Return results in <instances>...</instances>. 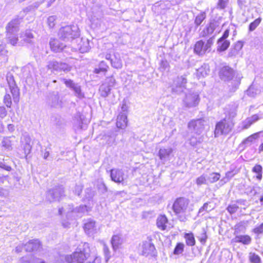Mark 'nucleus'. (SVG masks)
I'll use <instances>...</instances> for the list:
<instances>
[{
  "label": "nucleus",
  "mask_w": 263,
  "mask_h": 263,
  "mask_svg": "<svg viewBox=\"0 0 263 263\" xmlns=\"http://www.w3.org/2000/svg\"><path fill=\"white\" fill-rule=\"evenodd\" d=\"M61 80L66 85L67 87L72 89L74 92V95L79 99H82L84 97V94L82 92L81 87L78 84L74 83L71 80H67L61 79Z\"/></svg>",
  "instance_id": "obj_13"
},
{
  "label": "nucleus",
  "mask_w": 263,
  "mask_h": 263,
  "mask_svg": "<svg viewBox=\"0 0 263 263\" xmlns=\"http://www.w3.org/2000/svg\"><path fill=\"white\" fill-rule=\"evenodd\" d=\"M56 17L55 16H49L48 18V24L50 28H52L55 25V21Z\"/></svg>",
  "instance_id": "obj_58"
},
{
  "label": "nucleus",
  "mask_w": 263,
  "mask_h": 263,
  "mask_svg": "<svg viewBox=\"0 0 263 263\" xmlns=\"http://www.w3.org/2000/svg\"><path fill=\"white\" fill-rule=\"evenodd\" d=\"M252 232L255 234L259 235L263 233V223L256 227L252 230Z\"/></svg>",
  "instance_id": "obj_55"
},
{
  "label": "nucleus",
  "mask_w": 263,
  "mask_h": 263,
  "mask_svg": "<svg viewBox=\"0 0 263 263\" xmlns=\"http://www.w3.org/2000/svg\"><path fill=\"white\" fill-rule=\"evenodd\" d=\"M111 87L107 85L106 84H102L100 87V91L101 96L103 97H107L110 93Z\"/></svg>",
  "instance_id": "obj_38"
},
{
  "label": "nucleus",
  "mask_w": 263,
  "mask_h": 263,
  "mask_svg": "<svg viewBox=\"0 0 263 263\" xmlns=\"http://www.w3.org/2000/svg\"><path fill=\"white\" fill-rule=\"evenodd\" d=\"M252 172L255 174L254 177L258 180L261 181L262 178V167L261 165L256 164L252 169Z\"/></svg>",
  "instance_id": "obj_31"
},
{
  "label": "nucleus",
  "mask_w": 263,
  "mask_h": 263,
  "mask_svg": "<svg viewBox=\"0 0 263 263\" xmlns=\"http://www.w3.org/2000/svg\"><path fill=\"white\" fill-rule=\"evenodd\" d=\"M155 250V246L153 244L146 242L142 245V254L143 255L147 256L153 254Z\"/></svg>",
  "instance_id": "obj_27"
},
{
  "label": "nucleus",
  "mask_w": 263,
  "mask_h": 263,
  "mask_svg": "<svg viewBox=\"0 0 263 263\" xmlns=\"http://www.w3.org/2000/svg\"><path fill=\"white\" fill-rule=\"evenodd\" d=\"M233 70L229 66H224L220 71V77L224 80H229L232 79Z\"/></svg>",
  "instance_id": "obj_21"
},
{
  "label": "nucleus",
  "mask_w": 263,
  "mask_h": 263,
  "mask_svg": "<svg viewBox=\"0 0 263 263\" xmlns=\"http://www.w3.org/2000/svg\"><path fill=\"white\" fill-rule=\"evenodd\" d=\"M187 82L185 76L178 77L174 81L172 91L177 93L183 91V89Z\"/></svg>",
  "instance_id": "obj_15"
},
{
  "label": "nucleus",
  "mask_w": 263,
  "mask_h": 263,
  "mask_svg": "<svg viewBox=\"0 0 263 263\" xmlns=\"http://www.w3.org/2000/svg\"><path fill=\"white\" fill-rule=\"evenodd\" d=\"M47 66L49 69H52L58 71L68 72L71 69V67L67 64L55 61L49 62Z\"/></svg>",
  "instance_id": "obj_14"
},
{
  "label": "nucleus",
  "mask_w": 263,
  "mask_h": 263,
  "mask_svg": "<svg viewBox=\"0 0 263 263\" xmlns=\"http://www.w3.org/2000/svg\"><path fill=\"white\" fill-rule=\"evenodd\" d=\"M168 220L165 215H160L157 219V226L161 230L166 229Z\"/></svg>",
  "instance_id": "obj_28"
},
{
  "label": "nucleus",
  "mask_w": 263,
  "mask_h": 263,
  "mask_svg": "<svg viewBox=\"0 0 263 263\" xmlns=\"http://www.w3.org/2000/svg\"><path fill=\"white\" fill-rule=\"evenodd\" d=\"M73 121H74V124L76 125V126H78V128L82 127V115H81L80 114V113L77 114L76 115V116L74 117Z\"/></svg>",
  "instance_id": "obj_51"
},
{
  "label": "nucleus",
  "mask_w": 263,
  "mask_h": 263,
  "mask_svg": "<svg viewBox=\"0 0 263 263\" xmlns=\"http://www.w3.org/2000/svg\"><path fill=\"white\" fill-rule=\"evenodd\" d=\"M206 239L207 236L206 232L203 231V233L201 234L200 236L199 237V239L201 243L204 244L206 242Z\"/></svg>",
  "instance_id": "obj_59"
},
{
  "label": "nucleus",
  "mask_w": 263,
  "mask_h": 263,
  "mask_svg": "<svg viewBox=\"0 0 263 263\" xmlns=\"http://www.w3.org/2000/svg\"><path fill=\"white\" fill-rule=\"evenodd\" d=\"M87 263H101V257L99 256H95L92 260L88 261Z\"/></svg>",
  "instance_id": "obj_64"
},
{
  "label": "nucleus",
  "mask_w": 263,
  "mask_h": 263,
  "mask_svg": "<svg viewBox=\"0 0 263 263\" xmlns=\"http://www.w3.org/2000/svg\"><path fill=\"white\" fill-rule=\"evenodd\" d=\"M199 101V94L197 92H190L186 95L183 102L186 107L190 108L196 106Z\"/></svg>",
  "instance_id": "obj_11"
},
{
  "label": "nucleus",
  "mask_w": 263,
  "mask_h": 263,
  "mask_svg": "<svg viewBox=\"0 0 263 263\" xmlns=\"http://www.w3.org/2000/svg\"><path fill=\"white\" fill-rule=\"evenodd\" d=\"M109 67L107 64L103 61L100 62L98 67L94 69V72L97 74L101 73H105L107 71Z\"/></svg>",
  "instance_id": "obj_33"
},
{
  "label": "nucleus",
  "mask_w": 263,
  "mask_h": 263,
  "mask_svg": "<svg viewBox=\"0 0 263 263\" xmlns=\"http://www.w3.org/2000/svg\"><path fill=\"white\" fill-rule=\"evenodd\" d=\"M124 173L121 170L112 169L110 170L111 180L116 183H122L124 181Z\"/></svg>",
  "instance_id": "obj_18"
},
{
  "label": "nucleus",
  "mask_w": 263,
  "mask_h": 263,
  "mask_svg": "<svg viewBox=\"0 0 263 263\" xmlns=\"http://www.w3.org/2000/svg\"><path fill=\"white\" fill-rule=\"evenodd\" d=\"M116 80L113 77H108L106 80L107 85L109 86L110 87L115 85Z\"/></svg>",
  "instance_id": "obj_57"
},
{
  "label": "nucleus",
  "mask_w": 263,
  "mask_h": 263,
  "mask_svg": "<svg viewBox=\"0 0 263 263\" xmlns=\"http://www.w3.org/2000/svg\"><path fill=\"white\" fill-rule=\"evenodd\" d=\"M206 18V13L204 12H201L198 14L195 17L194 23L196 26H199Z\"/></svg>",
  "instance_id": "obj_43"
},
{
  "label": "nucleus",
  "mask_w": 263,
  "mask_h": 263,
  "mask_svg": "<svg viewBox=\"0 0 263 263\" xmlns=\"http://www.w3.org/2000/svg\"><path fill=\"white\" fill-rule=\"evenodd\" d=\"M210 72L209 66L208 64H204L196 70V75L199 78L206 76Z\"/></svg>",
  "instance_id": "obj_30"
},
{
  "label": "nucleus",
  "mask_w": 263,
  "mask_h": 263,
  "mask_svg": "<svg viewBox=\"0 0 263 263\" xmlns=\"http://www.w3.org/2000/svg\"><path fill=\"white\" fill-rule=\"evenodd\" d=\"M7 115V111L4 106H0V118H4Z\"/></svg>",
  "instance_id": "obj_60"
},
{
  "label": "nucleus",
  "mask_w": 263,
  "mask_h": 263,
  "mask_svg": "<svg viewBox=\"0 0 263 263\" xmlns=\"http://www.w3.org/2000/svg\"><path fill=\"white\" fill-rule=\"evenodd\" d=\"M263 118V112H259L247 118L242 123L243 129L248 128L252 124Z\"/></svg>",
  "instance_id": "obj_17"
},
{
  "label": "nucleus",
  "mask_w": 263,
  "mask_h": 263,
  "mask_svg": "<svg viewBox=\"0 0 263 263\" xmlns=\"http://www.w3.org/2000/svg\"><path fill=\"white\" fill-rule=\"evenodd\" d=\"M89 210V208L86 205H81L79 207H76L75 209L71 210L70 211L67 212L66 218L68 221L66 222L64 220L62 221V226L64 228H68L70 224V221L73 220L76 217H81L82 215L86 213H87Z\"/></svg>",
  "instance_id": "obj_4"
},
{
  "label": "nucleus",
  "mask_w": 263,
  "mask_h": 263,
  "mask_svg": "<svg viewBox=\"0 0 263 263\" xmlns=\"http://www.w3.org/2000/svg\"><path fill=\"white\" fill-rule=\"evenodd\" d=\"M103 253L104 255L105 260L106 262L108 261L109 259L111 257V252L108 247V246L105 244L103 243Z\"/></svg>",
  "instance_id": "obj_48"
},
{
  "label": "nucleus",
  "mask_w": 263,
  "mask_h": 263,
  "mask_svg": "<svg viewBox=\"0 0 263 263\" xmlns=\"http://www.w3.org/2000/svg\"><path fill=\"white\" fill-rule=\"evenodd\" d=\"M218 26V24L216 21H212L208 24L206 27L200 32V35L202 37H205L208 35L211 34L216 30Z\"/></svg>",
  "instance_id": "obj_20"
},
{
  "label": "nucleus",
  "mask_w": 263,
  "mask_h": 263,
  "mask_svg": "<svg viewBox=\"0 0 263 263\" xmlns=\"http://www.w3.org/2000/svg\"><path fill=\"white\" fill-rule=\"evenodd\" d=\"M110 64L112 67L116 69H121L122 67V62L119 54H114L113 59H110Z\"/></svg>",
  "instance_id": "obj_32"
},
{
  "label": "nucleus",
  "mask_w": 263,
  "mask_h": 263,
  "mask_svg": "<svg viewBox=\"0 0 263 263\" xmlns=\"http://www.w3.org/2000/svg\"><path fill=\"white\" fill-rule=\"evenodd\" d=\"M83 186L81 184L76 185L74 188V193L77 195L79 196L82 191Z\"/></svg>",
  "instance_id": "obj_62"
},
{
  "label": "nucleus",
  "mask_w": 263,
  "mask_h": 263,
  "mask_svg": "<svg viewBox=\"0 0 263 263\" xmlns=\"http://www.w3.org/2000/svg\"><path fill=\"white\" fill-rule=\"evenodd\" d=\"M2 146L7 151H10L12 149V141L10 137H4L1 142Z\"/></svg>",
  "instance_id": "obj_37"
},
{
  "label": "nucleus",
  "mask_w": 263,
  "mask_h": 263,
  "mask_svg": "<svg viewBox=\"0 0 263 263\" xmlns=\"http://www.w3.org/2000/svg\"><path fill=\"white\" fill-rule=\"evenodd\" d=\"M173 210L175 214L179 216L183 221L185 219L184 216L190 211L189 199L184 197L177 198L173 203Z\"/></svg>",
  "instance_id": "obj_2"
},
{
  "label": "nucleus",
  "mask_w": 263,
  "mask_h": 263,
  "mask_svg": "<svg viewBox=\"0 0 263 263\" xmlns=\"http://www.w3.org/2000/svg\"><path fill=\"white\" fill-rule=\"evenodd\" d=\"M238 209V206L236 204H230L227 208V210L230 214L235 213Z\"/></svg>",
  "instance_id": "obj_56"
},
{
  "label": "nucleus",
  "mask_w": 263,
  "mask_h": 263,
  "mask_svg": "<svg viewBox=\"0 0 263 263\" xmlns=\"http://www.w3.org/2000/svg\"><path fill=\"white\" fill-rule=\"evenodd\" d=\"M261 21V18L259 17L252 22L249 25V30L250 31H254L257 27L259 25Z\"/></svg>",
  "instance_id": "obj_53"
},
{
  "label": "nucleus",
  "mask_w": 263,
  "mask_h": 263,
  "mask_svg": "<svg viewBox=\"0 0 263 263\" xmlns=\"http://www.w3.org/2000/svg\"><path fill=\"white\" fill-rule=\"evenodd\" d=\"M20 37L26 43H32L34 36L30 30H26L21 34Z\"/></svg>",
  "instance_id": "obj_34"
},
{
  "label": "nucleus",
  "mask_w": 263,
  "mask_h": 263,
  "mask_svg": "<svg viewBox=\"0 0 263 263\" xmlns=\"http://www.w3.org/2000/svg\"><path fill=\"white\" fill-rule=\"evenodd\" d=\"M18 20H13L8 24L7 27V39L9 42L12 45H16L18 40L15 34L18 31Z\"/></svg>",
  "instance_id": "obj_5"
},
{
  "label": "nucleus",
  "mask_w": 263,
  "mask_h": 263,
  "mask_svg": "<svg viewBox=\"0 0 263 263\" xmlns=\"http://www.w3.org/2000/svg\"><path fill=\"white\" fill-rule=\"evenodd\" d=\"M243 46V44L242 42L238 41L235 44L233 48H234L235 50H236L237 51L239 52L240 50L242 49Z\"/></svg>",
  "instance_id": "obj_61"
},
{
  "label": "nucleus",
  "mask_w": 263,
  "mask_h": 263,
  "mask_svg": "<svg viewBox=\"0 0 263 263\" xmlns=\"http://www.w3.org/2000/svg\"><path fill=\"white\" fill-rule=\"evenodd\" d=\"M249 259L252 263H261V260L260 256L254 252H250L249 254Z\"/></svg>",
  "instance_id": "obj_42"
},
{
  "label": "nucleus",
  "mask_w": 263,
  "mask_h": 263,
  "mask_svg": "<svg viewBox=\"0 0 263 263\" xmlns=\"http://www.w3.org/2000/svg\"><path fill=\"white\" fill-rule=\"evenodd\" d=\"M184 245L183 243H178L175 247L173 253L175 255H179L181 254L184 250Z\"/></svg>",
  "instance_id": "obj_49"
},
{
  "label": "nucleus",
  "mask_w": 263,
  "mask_h": 263,
  "mask_svg": "<svg viewBox=\"0 0 263 263\" xmlns=\"http://www.w3.org/2000/svg\"><path fill=\"white\" fill-rule=\"evenodd\" d=\"M111 243L113 250L116 251L123 243V240L119 235H115L112 237Z\"/></svg>",
  "instance_id": "obj_29"
},
{
  "label": "nucleus",
  "mask_w": 263,
  "mask_h": 263,
  "mask_svg": "<svg viewBox=\"0 0 263 263\" xmlns=\"http://www.w3.org/2000/svg\"><path fill=\"white\" fill-rule=\"evenodd\" d=\"M196 183L198 186H201L203 184H208V181L207 179V175L202 174L196 179Z\"/></svg>",
  "instance_id": "obj_44"
},
{
  "label": "nucleus",
  "mask_w": 263,
  "mask_h": 263,
  "mask_svg": "<svg viewBox=\"0 0 263 263\" xmlns=\"http://www.w3.org/2000/svg\"><path fill=\"white\" fill-rule=\"evenodd\" d=\"M184 238L187 246L192 247L195 245V239L192 233H185Z\"/></svg>",
  "instance_id": "obj_36"
},
{
  "label": "nucleus",
  "mask_w": 263,
  "mask_h": 263,
  "mask_svg": "<svg viewBox=\"0 0 263 263\" xmlns=\"http://www.w3.org/2000/svg\"><path fill=\"white\" fill-rule=\"evenodd\" d=\"M49 44L51 50L56 52L62 51L66 46L57 39H51L50 41Z\"/></svg>",
  "instance_id": "obj_26"
},
{
  "label": "nucleus",
  "mask_w": 263,
  "mask_h": 263,
  "mask_svg": "<svg viewBox=\"0 0 263 263\" xmlns=\"http://www.w3.org/2000/svg\"><path fill=\"white\" fill-rule=\"evenodd\" d=\"M236 243H241L244 245H249L252 241L251 237L248 235H237L232 239Z\"/></svg>",
  "instance_id": "obj_22"
},
{
  "label": "nucleus",
  "mask_w": 263,
  "mask_h": 263,
  "mask_svg": "<svg viewBox=\"0 0 263 263\" xmlns=\"http://www.w3.org/2000/svg\"><path fill=\"white\" fill-rule=\"evenodd\" d=\"M237 106L235 104L232 106L231 108L228 111V116L230 119L234 118L237 115Z\"/></svg>",
  "instance_id": "obj_54"
},
{
  "label": "nucleus",
  "mask_w": 263,
  "mask_h": 263,
  "mask_svg": "<svg viewBox=\"0 0 263 263\" xmlns=\"http://www.w3.org/2000/svg\"><path fill=\"white\" fill-rule=\"evenodd\" d=\"M11 92L9 90L6 91V93L4 98V103L5 104L7 107H11L12 105V101H11V96L10 95Z\"/></svg>",
  "instance_id": "obj_45"
},
{
  "label": "nucleus",
  "mask_w": 263,
  "mask_h": 263,
  "mask_svg": "<svg viewBox=\"0 0 263 263\" xmlns=\"http://www.w3.org/2000/svg\"><path fill=\"white\" fill-rule=\"evenodd\" d=\"M206 123V121L202 118L194 119L189 122L188 128L197 135H200L204 130Z\"/></svg>",
  "instance_id": "obj_7"
},
{
  "label": "nucleus",
  "mask_w": 263,
  "mask_h": 263,
  "mask_svg": "<svg viewBox=\"0 0 263 263\" xmlns=\"http://www.w3.org/2000/svg\"><path fill=\"white\" fill-rule=\"evenodd\" d=\"M25 249L27 252H31L39 250L41 243L39 240H32L25 245Z\"/></svg>",
  "instance_id": "obj_25"
},
{
  "label": "nucleus",
  "mask_w": 263,
  "mask_h": 263,
  "mask_svg": "<svg viewBox=\"0 0 263 263\" xmlns=\"http://www.w3.org/2000/svg\"><path fill=\"white\" fill-rule=\"evenodd\" d=\"M214 208V206H211V205H209V203L208 202H206L201 207L199 210V211H198V215H204V213L203 212H209L211 211H212V210H213Z\"/></svg>",
  "instance_id": "obj_41"
},
{
  "label": "nucleus",
  "mask_w": 263,
  "mask_h": 263,
  "mask_svg": "<svg viewBox=\"0 0 263 263\" xmlns=\"http://www.w3.org/2000/svg\"><path fill=\"white\" fill-rule=\"evenodd\" d=\"M246 231V227L243 222H240L235 226L234 234L238 235L240 233H244Z\"/></svg>",
  "instance_id": "obj_39"
},
{
  "label": "nucleus",
  "mask_w": 263,
  "mask_h": 263,
  "mask_svg": "<svg viewBox=\"0 0 263 263\" xmlns=\"http://www.w3.org/2000/svg\"><path fill=\"white\" fill-rule=\"evenodd\" d=\"M90 49L89 41L87 39H82L80 44L79 50L82 53L88 52Z\"/></svg>",
  "instance_id": "obj_35"
},
{
  "label": "nucleus",
  "mask_w": 263,
  "mask_h": 263,
  "mask_svg": "<svg viewBox=\"0 0 263 263\" xmlns=\"http://www.w3.org/2000/svg\"><path fill=\"white\" fill-rule=\"evenodd\" d=\"M116 125L117 127L124 129L127 125V114L126 112H121L117 117Z\"/></svg>",
  "instance_id": "obj_24"
},
{
  "label": "nucleus",
  "mask_w": 263,
  "mask_h": 263,
  "mask_svg": "<svg viewBox=\"0 0 263 263\" xmlns=\"http://www.w3.org/2000/svg\"><path fill=\"white\" fill-rule=\"evenodd\" d=\"M231 130V125L227 122L226 119H223L216 124L214 132L215 137H217L223 134H228Z\"/></svg>",
  "instance_id": "obj_9"
},
{
  "label": "nucleus",
  "mask_w": 263,
  "mask_h": 263,
  "mask_svg": "<svg viewBox=\"0 0 263 263\" xmlns=\"http://www.w3.org/2000/svg\"><path fill=\"white\" fill-rule=\"evenodd\" d=\"M7 81L9 86V90L11 92L13 101L14 102L17 103L19 101V90L16 85L14 78L11 74H7Z\"/></svg>",
  "instance_id": "obj_8"
},
{
  "label": "nucleus",
  "mask_w": 263,
  "mask_h": 263,
  "mask_svg": "<svg viewBox=\"0 0 263 263\" xmlns=\"http://www.w3.org/2000/svg\"><path fill=\"white\" fill-rule=\"evenodd\" d=\"M259 138V134L255 133L248 137L243 141V143L246 144H250L253 142L255 139Z\"/></svg>",
  "instance_id": "obj_52"
},
{
  "label": "nucleus",
  "mask_w": 263,
  "mask_h": 263,
  "mask_svg": "<svg viewBox=\"0 0 263 263\" xmlns=\"http://www.w3.org/2000/svg\"><path fill=\"white\" fill-rule=\"evenodd\" d=\"M234 175V174L231 172L229 171L226 173L225 177L221 179L220 182L222 184L226 183L228 182L231 178H232Z\"/></svg>",
  "instance_id": "obj_50"
},
{
  "label": "nucleus",
  "mask_w": 263,
  "mask_h": 263,
  "mask_svg": "<svg viewBox=\"0 0 263 263\" xmlns=\"http://www.w3.org/2000/svg\"><path fill=\"white\" fill-rule=\"evenodd\" d=\"M83 229L85 233L89 236H93L99 230L96 221L90 219L84 223Z\"/></svg>",
  "instance_id": "obj_16"
},
{
  "label": "nucleus",
  "mask_w": 263,
  "mask_h": 263,
  "mask_svg": "<svg viewBox=\"0 0 263 263\" xmlns=\"http://www.w3.org/2000/svg\"><path fill=\"white\" fill-rule=\"evenodd\" d=\"M64 193L63 187L59 186L48 191L47 193V198L50 202L59 200L63 196Z\"/></svg>",
  "instance_id": "obj_10"
},
{
  "label": "nucleus",
  "mask_w": 263,
  "mask_h": 263,
  "mask_svg": "<svg viewBox=\"0 0 263 263\" xmlns=\"http://www.w3.org/2000/svg\"><path fill=\"white\" fill-rule=\"evenodd\" d=\"M228 1V0H219L218 5L220 8L223 9L226 7Z\"/></svg>",
  "instance_id": "obj_63"
},
{
  "label": "nucleus",
  "mask_w": 263,
  "mask_h": 263,
  "mask_svg": "<svg viewBox=\"0 0 263 263\" xmlns=\"http://www.w3.org/2000/svg\"><path fill=\"white\" fill-rule=\"evenodd\" d=\"M173 151V149L171 147L161 148L159 151L158 156L161 161L165 162L169 159Z\"/></svg>",
  "instance_id": "obj_23"
},
{
  "label": "nucleus",
  "mask_w": 263,
  "mask_h": 263,
  "mask_svg": "<svg viewBox=\"0 0 263 263\" xmlns=\"http://www.w3.org/2000/svg\"><path fill=\"white\" fill-rule=\"evenodd\" d=\"M220 174L219 173H211L209 176L207 175V179L208 183H213L216 181H217L218 180H219L220 178Z\"/></svg>",
  "instance_id": "obj_40"
},
{
  "label": "nucleus",
  "mask_w": 263,
  "mask_h": 263,
  "mask_svg": "<svg viewBox=\"0 0 263 263\" xmlns=\"http://www.w3.org/2000/svg\"><path fill=\"white\" fill-rule=\"evenodd\" d=\"M60 39L65 42H69L80 36V30L77 25L62 27L58 33Z\"/></svg>",
  "instance_id": "obj_3"
},
{
  "label": "nucleus",
  "mask_w": 263,
  "mask_h": 263,
  "mask_svg": "<svg viewBox=\"0 0 263 263\" xmlns=\"http://www.w3.org/2000/svg\"><path fill=\"white\" fill-rule=\"evenodd\" d=\"M31 139L28 134H24L21 139V144L25 155L29 154L31 150Z\"/></svg>",
  "instance_id": "obj_19"
},
{
  "label": "nucleus",
  "mask_w": 263,
  "mask_h": 263,
  "mask_svg": "<svg viewBox=\"0 0 263 263\" xmlns=\"http://www.w3.org/2000/svg\"><path fill=\"white\" fill-rule=\"evenodd\" d=\"M22 263H45V262L41 259L36 258L34 259L32 258L31 260H29V259L27 257H23L21 259Z\"/></svg>",
  "instance_id": "obj_47"
},
{
  "label": "nucleus",
  "mask_w": 263,
  "mask_h": 263,
  "mask_svg": "<svg viewBox=\"0 0 263 263\" xmlns=\"http://www.w3.org/2000/svg\"><path fill=\"white\" fill-rule=\"evenodd\" d=\"M214 37H210L205 43L202 40L197 42L194 46V51L198 55H203L211 51V48L214 43Z\"/></svg>",
  "instance_id": "obj_6"
},
{
  "label": "nucleus",
  "mask_w": 263,
  "mask_h": 263,
  "mask_svg": "<svg viewBox=\"0 0 263 263\" xmlns=\"http://www.w3.org/2000/svg\"><path fill=\"white\" fill-rule=\"evenodd\" d=\"M229 29L226 30L224 33H223L222 36L218 40L217 42V51H224L226 50L230 46V42L229 41L227 40V39L229 35Z\"/></svg>",
  "instance_id": "obj_12"
},
{
  "label": "nucleus",
  "mask_w": 263,
  "mask_h": 263,
  "mask_svg": "<svg viewBox=\"0 0 263 263\" xmlns=\"http://www.w3.org/2000/svg\"><path fill=\"white\" fill-rule=\"evenodd\" d=\"M203 141V138L200 135L197 137L192 136L190 139V143L192 146L196 145L198 143H200Z\"/></svg>",
  "instance_id": "obj_46"
},
{
  "label": "nucleus",
  "mask_w": 263,
  "mask_h": 263,
  "mask_svg": "<svg viewBox=\"0 0 263 263\" xmlns=\"http://www.w3.org/2000/svg\"><path fill=\"white\" fill-rule=\"evenodd\" d=\"M89 256V244L84 243L82 248H78L71 255H59L57 263H84Z\"/></svg>",
  "instance_id": "obj_1"
}]
</instances>
